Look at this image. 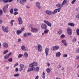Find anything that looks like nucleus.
Wrapping results in <instances>:
<instances>
[{
  "label": "nucleus",
  "instance_id": "f257e3e1",
  "mask_svg": "<svg viewBox=\"0 0 79 79\" xmlns=\"http://www.w3.org/2000/svg\"><path fill=\"white\" fill-rule=\"evenodd\" d=\"M37 65V63L36 62H34L32 63L31 64L29 65V67H31V68H30L29 69L27 70V72H30V71H33L34 70V66H36Z\"/></svg>",
  "mask_w": 79,
  "mask_h": 79
},
{
  "label": "nucleus",
  "instance_id": "f03ea898",
  "mask_svg": "<svg viewBox=\"0 0 79 79\" xmlns=\"http://www.w3.org/2000/svg\"><path fill=\"white\" fill-rule=\"evenodd\" d=\"M8 6H9V4H6L4 7H3L2 8V10L3 12L5 13L6 12V8H8Z\"/></svg>",
  "mask_w": 79,
  "mask_h": 79
},
{
  "label": "nucleus",
  "instance_id": "7ed1b4c3",
  "mask_svg": "<svg viewBox=\"0 0 79 79\" xmlns=\"http://www.w3.org/2000/svg\"><path fill=\"white\" fill-rule=\"evenodd\" d=\"M67 31L68 33V35H72V29L69 27L67 29Z\"/></svg>",
  "mask_w": 79,
  "mask_h": 79
},
{
  "label": "nucleus",
  "instance_id": "20e7f679",
  "mask_svg": "<svg viewBox=\"0 0 79 79\" xmlns=\"http://www.w3.org/2000/svg\"><path fill=\"white\" fill-rule=\"evenodd\" d=\"M2 29L4 32L7 33L8 32V29L5 27H2Z\"/></svg>",
  "mask_w": 79,
  "mask_h": 79
},
{
  "label": "nucleus",
  "instance_id": "39448f33",
  "mask_svg": "<svg viewBox=\"0 0 79 79\" xmlns=\"http://www.w3.org/2000/svg\"><path fill=\"white\" fill-rule=\"evenodd\" d=\"M42 47L40 45V44H38V50L39 52H42Z\"/></svg>",
  "mask_w": 79,
  "mask_h": 79
},
{
  "label": "nucleus",
  "instance_id": "423d86ee",
  "mask_svg": "<svg viewBox=\"0 0 79 79\" xmlns=\"http://www.w3.org/2000/svg\"><path fill=\"white\" fill-rule=\"evenodd\" d=\"M20 68L19 69V71H20V72H21L23 70V68L24 67V65L23 64H21L20 65Z\"/></svg>",
  "mask_w": 79,
  "mask_h": 79
},
{
  "label": "nucleus",
  "instance_id": "0eeeda50",
  "mask_svg": "<svg viewBox=\"0 0 79 79\" xmlns=\"http://www.w3.org/2000/svg\"><path fill=\"white\" fill-rule=\"evenodd\" d=\"M18 21L19 22V24H23V20L21 17L18 18Z\"/></svg>",
  "mask_w": 79,
  "mask_h": 79
},
{
  "label": "nucleus",
  "instance_id": "6e6552de",
  "mask_svg": "<svg viewBox=\"0 0 79 79\" xmlns=\"http://www.w3.org/2000/svg\"><path fill=\"white\" fill-rule=\"evenodd\" d=\"M36 6L39 9H40L41 7L40 6V2H36Z\"/></svg>",
  "mask_w": 79,
  "mask_h": 79
},
{
  "label": "nucleus",
  "instance_id": "1a4fd4ad",
  "mask_svg": "<svg viewBox=\"0 0 79 79\" xmlns=\"http://www.w3.org/2000/svg\"><path fill=\"white\" fill-rule=\"evenodd\" d=\"M60 47L59 46H54L53 48H52L51 49V50H53V51L56 50L58 49Z\"/></svg>",
  "mask_w": 79,
  "mask_h": 79
},
{
  "label": "nucleus",
  "instance_id": "9d476101",
  "mask_svg": "<svg viewBox=\"0 0 79 79\" xmlns=\"http://www.w3.org/2000/svg\"><path fill=\"white\" fill-rule=\"evenodd\" d=\"M44 22L45 23H46L48 26H49V27H51L52 26V24L50 22H48V21L47 20H44Z\"/></svg>",
  "mask_w": 79,
  "mask_h": 79
},
{
  "label": "nucleus",
  "instance_id": "9b49d317",
  "mask_svg": "<svg viewBox=\"0 0 79 79\" xmlns=\"http://www.w3.org/2000/svg\"><path fill=\"white\" fill-rule=\"evenodd\" d=\"M41 29H46L47 28V25L46 24H43L41 26Z\"/></svg>",
  "mask_w": 79,
  "mask_h": 79
},
{
  "label": "nucleus",
  "instance_id": "f8f14e48",
  "mask_svg": "<svg viewBox=\"0 0 79 79\" xmlns=\"http://www.w3.org/2000/svg\"><path fill=\"white\" fill-rule=\"evenodd\" d=\"M45 12L46 14V15H51L52 14V11L49 10H47L45 11Z\"/></svg>",
  "mask_w": 79,
  "mask_h": 79
},
{
  "label": "nucleus",
  "instance_id": "ddd939ff",
  "mask_svg": "<svg viewBox=\"0 0 79 79\" xmlns=\"http://www.w3.org/2000/svg\"><path fill=\"white\" fill-rule=\"evenodd\" d=\"M61 42L65 46L68 45V44L66 43V40H61Z\"/></svg>",
  "mask_w": 79,
  "mask_h": 79
},
{
  "label": "nucleus",
  "instance_id": "4468645a",
  "mask_svg": "<svg viewBox=\"0 0 79 79\" xmlns=\"http://www.w3.org/2000/svg\"><path fill=\"white\" fill-rule=\"evenodd\" d=\"M31 31L32 32H38V29L37 28H31Z\"/></svg>",
  "mask_w": 79,
  "mask_h": 79
},
{
  "label": "nucleus",
  "instance_id": "2eb2a0df",
  "mask_svg": "<svg viewBox=\"0 0 79 79\" xmlns=\"http://www.w3.org/2000/svg\"><path fill=\"white\" fill-rule=\"evenodd\" d=\"M26 2V0H20V4L22 5H24L25 4L24 2Z\"/></svg>",
  "mask_w": 79,
  "mask_h": 79
},
{
  "label": "nucleus",
  "instance_id": "dca6fc26",
  "mask_svg": "<svg viewBox=\"0 0 79 79\" xmlns=\"http://www.w3.org/2000/svg\"><path fill=\"white\" fill-rule=\"evenodd\" d=\"M49 52V49L47 48L45 49V53L46 56L48 55V52Z\"/></svg>",
  "mask_w": 79,
  "mask_h": 79
},
{
  "label": "nucleus",
  "instance_id": "f3484780",
  "mask_svg": "<svg viewBox=\"0 0 79 79\" xmlns=\"http://www.w3.org/2000/svg\"><path fill=\"white\" fill-rule=\"evenodd\" d=\"M3 46L4 48H7L8 47V43L6 42H4L3 43Z\"/></svg>",
  "mask_w": 79,
  "mask_h": 79
},
{
  "label": "nucleus",
  "instance_id": "a211bd4d",
  "mask_svg": "<svg viewBox=\"0 0 79 79\" xmlns=\"http://www.w3.org/2000/svg\"><path fill=\"white\" fill-rule=\"evenodd\" d=\"M65 3L66 5H68V3H67V0H64L62 4L64 6V4H65Z\"/></svg>",
  "mask_w": 79,
  "mask_h": 79
},
{
  "label": "nucleus",
  "instance_id": "6ab92c4d",
  "mask_svg": "<svg viewBox=\"0 0 79 79\" xmlns=\"http://www.w3.org/2000/svg\"><path fill=\"white\" fill-rule=\"evenodd\" d=\"M56 6H57V7H62V6H63V4H60V3H58V4L57 5H56Z\"/></svg>",
  "mask_w": 79,
  "mask_h": 79
},
{
  "label": "nucleus",
  "instance_id": "aec40b11",
  "mask_svg": "<svg viewBox=\"0 0 79 79\" xmlns=\"http://www.w3.org/2000/svg\"><path fill=\"white\" fill-rule=\"evenodd\" d=\"M58 10H59V9H56L52 12V14H55L56 13H57V11Z\"/></svg>",
  "mask_w": 79,
  "mask_h": 79
},
{
  "label": "nucleus",
  "instance_id": "412c9836",
  "mask_svg": "<svg viewBox=\"0 0 79 79\" xmlns=\"http://www.w3.org/2000/svg\"><path fill=\"white\" fill-rule=\"evenodd\" d=\"M68 26H71L72 27H74V23H69L68 24Z\"/></svg>",
  "mask_w": 79,
  "mask_h": 79
},
{
  "label": "nucleus",
  "instance_id": "4be33fe9",
  "mask_svg": "<svg viewBox=\"0 0 79 79\" xmlns=\"http://www.w3.org/2000/svg\"><path fill=\"white\" fill-rule=\"evenodd\" d=\"M61 55V53L60 52H58L56 53V57H59V56H60Z\"/></svg>",
  "mask_w": 79,
  "mask_h": 79
},
{
  "label": "nucleus",
  "instance_id": "5701e85b",
  "mask_svg": "<svg viewBox=\"0 0 79 79\" xmlns=\"http://www.w3.org/2000/svg\"><path fill=\"white\" fill-rule=\"evenodd\" d=\"M63 33V31L61 30H60L58 32V34H59V35H61V34Z\"/></svg>",
  "mask_w": 79,
  "mask_h": 79
},
{
  "label": "nucleus",
  "instance_id": "b1692460",
  "mask_svg": "<svg viewBox=\"0 0 79 79\" xmlns=\"http://www.w3.org/2000/svg\"><path fill=\"white\" fill-rule=\"evenodd\" d=\"M49 31V30L48 29H45L44 31V34H47L48 32V31Z\"/></svg>",
  "mask_w": 79,
  "mask_h": 79
},
{
  "label": "nucleus",
  "instance_id": "393cba45",
  "mask_svg": "<svg viewBox=\"0 0 79 79\" xmlns=\"http://www.w3.org/2000/svg\"><path fill=\"white\" fill-rule=\"evenodd\" d=\"M21 49L22 50H25L26 47L24 45H23L21 47Z\"/></svg>",
  "mask_w": 79,
  "mask_h": 79
},
{
  "label": "nucleus",
  "instance_id": "a878e982",
  "mask_svg": "<svg viewBox=\"0 0 79 79\" xmlns=\"http://www.w3.org/2000/svg\"><path fill=\"white\" fill-rule=\"evenodd\" d=\"M17 33L18 35H19L21 33V30H18L17 31Z\"/></svg>",
  "mask_w": 79,
  "mask_h": 79
},
{
  "label": "nucleus",
  "instance_id": "bb28decb",
  "mask_svg": "<svg viewBox=\"0 0 79 79\" xmlns=\"http://www.w3.org/2000/svg\"><path fill=\"white\" fill-rule=\"evenodd\" d=\"M9 58V56L7 54L6 56H4V58L6 59H7L8 58Z\"/></svg>",
  "mask_w": 79,
  "mask_h": 79
},
{
  "label": "nucleus",
  "instance_id": "cd10ccee",
  "mask_svg": "<svg viewBox=\"0 0 79 79\" xmlns=\"http://www.w3.org/2000/svg\"><path fill=\"white\" fill-rule=\"evenodd\" d=\"M24 56H26V58H27L28 56V54H27V53L25 52L24 54Z\"/></svg>",
  "mask_w": 79,
  "mask_h": 79
},
{
  "label": "nucleus",
  "instance_id": "c85d7f7f",
  "mask_svg": "<svg viewBox=\"0 0 79 79\" xmlns=\"http://www.w3.org/2000/svg\"><path fill=\"white\" fill-rule=\"evenodd\" d=\"M8 50H6L3 52V54L4 55L5 54H6V53H8Z\"/></svg>",
  "mask_w": 79,
  "mask_h": 79
},
{
  "label": "nucleus",
  "instance_id": "c756f323",
  "mask_svg": "<svg viewBox=\"0 0 79 79\" xmlns=\"http://www.w3.org/2000/svg\"><path fill=\"white\" fill-rule=\"evenodd\" d=\"M46 71L47 73H50V71H51V70H50V69L49 68H48L46 69Z\"/></svg>",
  "mask_w": 79,
  "mask_h": 79
},
{
  "label": "nucleus",
  "instance_id": "7c9ffc66",
  "mask_svg": "<svg viewBox=\"0 0 79 79\" xmlns=\"http://www.w3.org/2000/svg\"><path fill=\"white\" fill-rule=\"evenodd\" d=\"M42 75H43V76H42L43 78L44 79V78L45 77V72H43Z\"/></svg>",
  "mask_w": 79,
  "mask_h": 79
},
{
  "label": "nucleus",
  "instance_id": "2f4dec72",
  "mask_svg": "<svg viewBox=\"0 0 79 79\" xmlns=\"http://www.w3.org/2000/svg\"><path fill=\"white\" fill-rule=\"evenodd\" d=\"M14 77H18L19 76V74L18 73H17L15 74L14 75Z\"/></svg>",
  "mask_w": 79,
  "mask_h": 79
},
{
  "label": "nucleus",
  "instance_id": "473e14b6",
  "mask_svg": "<svg viewBox=\"0 0 79 79\" xmlns=\"http://www.w3.org/2000/svg\"><path fill=\"white\" fill-rule=\"evenodd\" d=\"M8 61L9 62H12V61H13V58H9L8 60Z\"/></svg>",
  "mask_w": 79,
  "mask_h": 79
},
{
  "label": "nucleus",
  "instance_id": "72a5a7b5",
  "mask_svg": "<svg viewBox=\"0 0 79 79\" xmlns=\"http://www.w3.org/2000/svg\"><path fill=\"white\" fill-rule=\"evenodd\" d=\"M2 15H3V11H2V10H0V16H1Z\"/></svg>",
  "mask_w": 79,
  "mask_h": 79
},
{
  "label": "nucleus",
  "instance_id": "f704fd0d",
  "mask_svg": "<svg viewBox=\"0 0 79 79\" xmlns=\"http://www.w3.org/2000/svg\"><path fill=\"white\" fill-rule=\"evenodd\" d=\"M10 13H11V14H13V8L11 9L10 10Z\"/></svg>",
  "mask_w": 79,
  "mask_h": 79
},
{
  "label": "nucleus",
  "instance_id": "c9c22d12",
  "mask_svg": "<svg viewBox=\"0 0 79 79\" xmlns=\"http://www.w3.org/2000/svg\"><path fill=\"white\" fill-rule=\"evenodd\" d=\"M77 40H76V38L75 37H74V39L72 40V41L73 42H76Z\"/></svg>",
  "mask_w": 79,
  "mask_h": 79
},
{
  "label": "nucleus",
  "instance_id": "e433bc0d",
  "mask_svg": "<svg viewBox=\"0 0 79 79\" xmlns=\"http://www.w3.org/2000/svg\"><path fill=\"white\" fill-rule=\"evenodd\" d=\"M77 33V35H79V29L78 28L76 30Z\"/></svg>",
  "mask_w": 79,
  "mask_h": 79
},
{
  "label": "nucleus",
  "instance_id": "4c0bfd02",
  "mask_svg": "<svg viewBox=\"0 0 79 79\" xmlns=\"http://www.w3.org/2000/svg\"><path fill=\"white\" fill-rule=\"evenodd\" d=\"M2 1L5 3H6L8 2V0H2Z\"/></svg>",
  "mask_w": 79,
  "mask_h": 79
},
{
  "label": "nucleus",
  "instance_id": "58836bf2",
  "mask_svg": "<svg viewBox=\"0 0 79 79\" xmlns=\"http://www.w3.org/2000/svg\"><path fill=\"white\" fill-rule=\"evenodd\" d=\"M23 56V55L20 54L18 56V58H21V57H22Z\"/></svg>",
  "mask_w": 79,
  "mask_h": 79
},
{
  "label": "nucleus",
  "instance_id": "ea45409f",
  "mask_svg": "<svg viewBox=\"0 0 79 79\" xmlns=\"http://www.w3.org/2000/svg\"><path fill=\"white\" fill-rule=\"evenodd\" d=\"M36 71H39V67H37L36 68Z\"/></svg>",
  "mask_w": 79,
  "mask_h": 79
},
{
  "label": "nucleus",
  "instance_id": "a19ab883",
  "mask_svg": "<svg viewBox=\"0 0 79 79\" xmlns=\"http://www.w3.org/2000/svg\"><path fill=\"white\" fill-rule=\"evenodd\" d=\"M23 36L25 37H26L27 36V34L26 33H25L23 35Z\"/></svg>",
  "mask_w": 79,
  "mask_h": 79
},
{
  "label": "nucleus",
  "instance_id": "79ce46f5",
  "mask_svg": "<svg viewBox=\"0 0 79 79\" xmlns=\"http://www.w3.org/2000/svg\"><path fill=\"white\" fill-rule=\"evenodd\" d=\"M76 2V0H73L71 2L72 4H73V3H74Z\"/></svg>",
  "mask_w": 79,
  "mask_h": 79
},
{
  "label": "nucleus",
  "instance_id": "37998d69",
  "mask_svg": "<svg viewBox=\"0 0 79 79\" xmlns=\"http://www.w3.org/2000/svg\"><path fill=\"white\" fill-rule=\"evenodd\" d=\"M20 31H21V32H23V31H24V28H22L20 30Z\"/></svg>",
  "mask_w": 79,
  "mask_h": 79
},
{
  "label": "nucleus",
  "instance_id": "c03bdc74",
  "mask_svg": "<svg viewBox=\"0 0 79 79\" xmlns=\"http://www.w3.org/2000/svg\"><path fill=\"white\" fill-rule=\"evenodd\" d=\"M64 37H65V35L63 34L60 36L61 38H64Z\"/></svg>",
  "mask_w": 79,
  "mask_h": 79
},
{
  "label": "nucleus",
  "instance_id": "a18cd8bd",
  "mask_svg": "<svg viewBox=\"0 0 79 79\" xmlns=\"http://www.w3.org/2000/svg\"><path fill=\"white\" fill-rule=\"evenodd\" d=\"M14 11H18V9L16 8H15L14 9Z\"/></svg>",
  "mask_w": 79,
  "mask_h": 79
},
{
  "label": "nucleus",
  "instance_id": "49530a36",
  "mask_svg": "<svg viewBox=\"0 0 79 79\" xmlns=\"http://www.w3.org/2000/svg\"><path fill=\"white\" fill-rule=\"evenodd\" d=\"M14 15H18V12H15L14 13Z\"/></svg>",
  "mask_w": 79,
  "mask_h": 79
},
{
  "label": "nucleus",
  "instance_id": "de8ad7c7",
  "mask_svg": "<svg viewBox=\"0 0 79 79\" xmlns=\"http://www.w3.org/2000/svg\"><path fill=\"white\" fill-rule=\"evenodd\" d=\"M9 57H10V56H11L12 55V53L11 52H10L9 54H7Z\"/></svg>",
  "mask_w": 79,
  "mask_h": 79
},
{
  "label": "nucleus",
  "instance_id": "09e8293b",
  "mask_svg": "<svg viewBox=\"0 0 79 79\" xmlns=\"http://www.w3.org/2000/svg\"><path fill=\"white\" fill-rule=\"evenodd\" d=\"M18 63H16V64H15V65L14 66V68H15V67H16V66H18Z\"/></svg>",
  "mask_w": 79,
  "mask_h": 79
},
{
  "label": "nucleus",
  "instance_id": "8fccbe9b",
  "mask_svg": "<svg viewBox=\"0 0 79 79\" xmlns=\"http://www.w3.org/2000/svg\"><path fill=\"white\" fill-rule=\"evenodd\" d=\"M76 52L77 53H79V48H77L76 50Z\"/></svg>",
  "mask_w": 79,
  "mask_h": 79
},
{
  "label": "nucleus",
  "instance_id": "3c124183",
  "mask_svg": "<svg viewBox=\"0 0 79 79\" xmlns=\"http://www.w3.org/2000/svg\"><path fill=\"white\" fill-rule=\"evenodd\" d=\"M63 57H67L68 56V55L67 54H64L63 55Z\"/></svg>",
  "mask_w": 79,
  "mask_h": 79
},
{
  "label": "nucleus",
  "instance_id": "603ef678",
  "mask_svg": "<svg viewBox=\"0 0 79 79\" xmlns=\"http://www.w3.org/2000/svg\"><path fill=\"white\" fill-rule=\"evenodd\" d=\"M57 9H59V10H58V12H60V10H61V7H60V8H57Z\"/></svg>",
  "mask_w": 79,
  "mask_h": 79
},
{
  "label": "nucleus",
  "instance_id": "864d4df0",
  "mask_svg": "<svg viewBox=\"0 0 79 79\" xmlns=\"http://www.w3.org/2000/svg\"><path fill=\"white\" fill-rule=\"evenodd\" d=\"M76 59H77V60H79V56H77Z\"/></svg>",
  "mask_w": 79,
  "mask_h": 79
},
{
  "label": "nucleus",
  "instance_id": "5fc2aeb1",
  "mask_svg": "<svg viewBox=\"0 0 79 79\" xmlns=\"http://www.w3.org/2000/svg\"><path fill=\"white\" fill-rule=\"evenodd\" d=\"M61 66L60 65H59L57 66V68H58V69H59V68H61Z\"/></svg>",
  "mask_w": 79,
  "mask_h": 79
},
{
  "label": "nucleus",
  "instance_id": "6e6d98bb",
  "mask_svg": "<svg viewBox=\"0 0 79 79\" xmlns=\"http://www.w3.org/2000/svg\"><path fill=\"white\" fill-rule=\"evenodd\" d=\"M15 71L16 72H18V68H16Z\"/></svg>",
  "mask_w": 79,
  "mask_h": 79
},
{
  "label": "nucleus",
  "instance_id": "4d7b16f0",
  "mask_svg": "<svg viewBox=\"0 0 79 79\" xmlns=\"http://www.w3.org/2000/svg\"><path fill=\"white\" fill-rule=\"evenodd\" d=\"M27 34H28V35H31V33H27Z\"/></svg>",
  "mask_w": 79,
  "mask_h": 79
},
{
  "label": "nucleus",
  "instance_id": "13d9d810",
  "mask_svg": "<svg viewBox=\"0 0 79 79\" xmlns=\"http://www.w3.org/2000/svg\"><path fill=\"white\" fill-rule=\"evenodd\" d=\"M79 10V7H77L76 9V11H78Z\"/></svg>",
  "mask_w": 79,
  "mask_h": 79
},
{
  "label": "nucleus",
  "instance_id": "bf43d9fd",
  "mask_svg": "<svg viewBox=\"0 0 79 79\" xmlns=\"http://www.w3.org/2000/svg\"><path fill=\"white\" fill-rule=\"evenodd\" d=\"M18 42H21V39H18Z\"/></svg>",
  "mask_w": 79,
  "mask_h": 79
},
{
  "label": "nucleus",
  "instance_id": "052dcab7",
  "mask_svg": "<svg viewBox=\"0 0 79 79\" xmlns=\"http://www.w3.org/2000/svg\"><path fill=\"white\" fill-rule=\"evenodd\" d=\"M76 18H77H77H79V15H77L76 16Z\"/></svg>",
  "mask_w": 79,
  "mask_h": 79
},
{
  "label": "nucleus",
  "instance_id": "680f3d73",
  "mask_svg": "<svg viewBox=\"0 0 79 79\" xmlns=\"http://www.w3.org/2000/svg\"><path fill=\"white\" fill-rule=\"evenodd\" d=\"M13 1V0H8V2H11Z\"/></svg>",
  "mask_w": 79,
  "mask_h": 79
},
{
  "label": "nucleus",
  "instance_id": "e2e57ef3",
  "mask_svg": "<svg viewBox=\"0 0 79 79\" xmlns=\"http://www.w3.org/2000/svg\"><path fill=\"white\" fill-rule=\"evenodd\" d=\"M39 79V76H37L35 78V79Z\"/></svg>",
  "mask_w": 79,
  "mask_h": 79
},
{
  "label": "nucleus",
  "instance_id": "0e129e2a",
  "mask_svg": "<svg viewBox=\"0 0 79 79\" xmlns=\"http://www.w3.org/2000/svg\"><path fill=\"white\" fill-rule=\"evenodd\" d=\"M47 66H48V67L50 66V63H47Z\"/></svg>",
  "mask_w": 79,
  "mask_h": 79
},
{
  "label": "nucleus",
  "instance_id": "69168bd1",
  "mask_svg": "<svg viewBox=\"0 0 79 79\" xmlns=\"http://www.w3.org/2000/svg\"><path fill=\"white\" fill-rule=\"evenodd\" d=\"M13 22H15V20H11V23H13Z\"/></svg>",
  "mask_w": 79,
  "mask_h": 79
},
{
  "label": "nucleus",
  "instance_id": "338daca9",
  "mask_svg": "<svg viewBox=\"0 0 79 79\" xmlns=\"http://www.w3.org/2000/svg\"><path fill=\"white\" fill-rule=\"evenodd\" d=\"M2 22H3L2 20H0V24H2Z\"/></svg>",
  "mask_w": 79,
  "mask_h": 79
},
{
  "label": "nucleus",
  "instance_id": "774afa93",
  "mask_svg": "<svg viewBox=\"0 0 79 79\" xmlns=\"http://www.w3.org/2000/svg\"><path fill=\"white\" fill-rule=\"evenodd\" d=\"M26 8H30V7H29V6H26Z\"/></svg>",
  "mask_w": 79,
  "mask_h": 79
}]
</instances>
